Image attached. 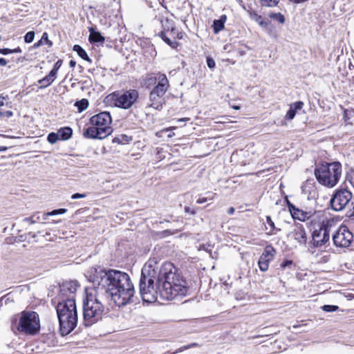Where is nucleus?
Instances as JSON below:
<instances>
[{"label":"nucleus","mask_w":354,"mask_h":354,"mask_svg":"<svg viewBox=\"0 0 354 354\" xmlns=\"http://www.w3.org/2000/svg\"><path fill=\"white\" fill-rule=\"evenodd\" d=\"M73 50L75 51L78 55L84 60H86L90 63L91 62V59L88 56L86 52L80 45H75L73 46Z\"/></svg>","instance_id":"nucleus-21"},{"label":"nucleus","mask_w":354,"mask_h":354,"mask_svg":"<svg viewBox=\"0 0 354 354\" xmlns=\"http://www.w3.org/2000/svg\"><path fill=\"white\" fill-rule=\"evenodd\" d=\"M77 283L69 281L59 286L57 313L62 335L69 334L77 326V313L75 300Z\"/></svg>","instance_id":"nucleus-3"},{"label":"nucleus","mask_w":354,"mask_h":354,"mask_svg":"<svg viewBox=\"0 0 354 354\" xmlns=\"http://www.w3.org/2000/svg\"><path fill=\"white\" fill-rule=\"evenodd\" d=\"M207 64L208 67L211 69L214 68L216 66L214 60L210 57H207Z\"/></svg>","instance_id":"nucleus-38"},{"label":"nucleus","mask_w":354,"mask_h":354,"mask_svg":"<svg viewBox=\"0 0 354 354\" xmlns=\"http://www.w3.org/2000/svg\"><path fill=\"white\" fill-rule=\"evenodd\" d=\"M234 108L235 109H239V106H234Z\"/></svg>","instance_id":"nucleus-60"},{"label":"nucleus","mask_w":354,"mask_h":354,"mask_svg":"<svg viewBox=\"0 0 354 354\" xmlns=\"http://www.w3.org/2000/svg\"><path fill=\"white\" fill-rule=\"evenodd\" d=\"M318 218L322 222L319 230L313 231L312 237L314 246L320 247L326 244L330 239V227L333 223V220L327 219L323 213H319Z\"/></svg>","instance_id":"nucleus-9"},{"label":"nucleus","mask_w":354,"mask_h":354,"mask_svg":"<svg viewBox=\"0 0 354 354\" xmlns=\"http://www.w3.org/2000/svg\"><path fill=\"white\" fill-rule=\"evenodd\" d=\"M5 100H6V97L0 95V112L2 111L1 110V108L3 106H5L6 103H5Z\"/></svg>","instance_id":"nucleus-46"},{"label":"nucleus","mask_w":354,"mask_h":354,"mask_svg":"<svg viewBox=\"0 0 354 354\" xmlns=\"http://www.w3.org/2000/svg\"><path fill=\"white\" fill-rule=\"evenodd\" d=\"M35 37V32L33 31L28 32L25 37H24V41L26 43H31Z\"/></svg>","instance_id":"nucleus-31"},{"label":"nucleus","mask_w":354,"mask_h":354,"mask_svg":"<svg viewBox=\"0 0 354 354\" xmlns=\"http://www.w3.org/2000/svg\"><path fill=\"white\" fill-rule=\"evenodd\" d=\"M298 327H300V326H297V325H294L293 326V328H298Z\"/></svg>","instance_id":"nucleus-58"},{"label":"nucleus","mask_w":354,"mask_h":354,"mask_svg":"<svg viewBox=\"0 0 354 354\" xmlns=\"http://www.w3.org/2000/svg\"><path fill=\"white\" fill-rule=\"evenodd\" d=\"M115 106L129 109L131 108L139 99V92L136 89L115 91L109 95Z\"/></svg>","instance_id":"nucleus-7"},{"label":"nucleus","mask_w":354,"mask_h":354,"mask_svg":"<svg viewBox=\"0 0 354 354\" xmlns=\"http://www.w3.org/2000/svg\"><path fill=\"white\" fill-rule=\"evenodd\" d=\"M353 234L345 225H341L333 236L334 244L338 247H348L353 240Z\"/></svg>","instance_id":"nucleus-12"},{"label":"nucleus","mask_w":354,"mask_h":354,"mask_svg":"<svg viewBox=\"0 0 354 354\" xmlns=\"http://www.w3.org/2000/svg\"><path fill=\"white\" fill-rule=\"evenodd\" d=\"M183 32H178L176 30V29H175V33L173 34V35H171L169 36L170 39L172 40V41H176V39H183Z\"/></svg>","instance_id":"nucleus-33"},{"label":"nucleus","mask_w":354,"mask_h":354,"mask_svg":"<svg viewBox=\"0 0 354 354\" xmlns=\"http://www.w3.org/2000/svg\"><path fill=\"white\" fill-rule=\"evenodd\" d=\"M169 88V81L165 74L158 75V83L149 94V106L160 110L165 102L164 95Z\"/></svg>","instance_id":"nucleus-8"},{"label":"nucleus","mask_w":354,"mask_h":354,"mask_svg":"<svg viewBox=\"0 0 354 354\" xmlns=\"http://www.w3.org/2000/svg\"><path fill=\"white\" fill-rule=\"evenodd\" d=\"M59 138L62 140H68L73 133V131L71 128L66 127L61 128L58 131Z\"/></svg>","instance_id":"nucleus-20"},{"label":"nucleus","mask_w":354,"mask_h":354,"mask_svg":"<svg viewBox=\"0 0 354 354\" xmlns=\"http://www.w3.org/2000/svg\"><path fill=\"white\" fill-rule=\"evenodd\" d=\"M214 30L215 33L218 32L224 28V24L222 21L214 20L213 23Z\"/></svg>","instance_id":"nucleus-27"},{"label":"nucleus","mask_w":354,"mask_h":354,"mask_svg":"<svg viewBox=\"0 0 354 354\" xmlns=\"http://www.w3.org/2000/svg\"><path fill=\"white\" fill-rule=\"evenodd\" d=\"M39 220H40V217H39V216H37V220H36V221H39Z\"/></svg>","instance_id":"nucleus-59"},{"label":"nucleus","mask_w":354,"mask_h":354,"mask_svg":"<svg viewBox=\"0 0 354 354\" xmlns=\"http://www.w3.org/2000/svg\"><path fill=\"white\" fill-rule=\"evenodd\" d=\"M24 221L27 222L30 224H33L37 222V221L34 219V216L25 218L24 219Z\"/></svg>","instance_id":"nucleus-44"},{"label":"nucleus","mask_w":354,"mask_h":354,"mask_svg":"<svg viewBox=\"0 0 354 354\" xmlns=\"http://www.w3.org/2000/svg\"><path fill=\"white\" fill-rule=\"evenodd\" d=\"M234 211H235L234 208V207H230V208L228 209V210H227V213H228L229 214H234Z\"/></svg>","instance_id":"nucleus-51"},{"label":"nucleus","mask_w":354,"mask_h":354,"mask_svg":"<svg viewBox=\"0 0 354 354\" xmlns=\"http://www.w3.org/2000/svg\"><path fill=\"white\" fill-rule=\"evenodd\" d=\"M276 255V250L270 245H266L258 261V266L261 271L266 272L268 270L269 264Z\"/></svg>","instance_id":"nucleus-13"},{"label":"nucleus","mask_w":354,"mask_h":354,"mask_svg":"<svg viewBox=\"0 0 354 354\" xmlns=\"http://www.w3.org/2000/svg\"><path fill=\"white\" fill-rule=\"evenodd\" d=\"M287 205L292 217L294 219H297L300 221H306L311 217L318 218V215L320 213L319 212L316 214L312 213V212L304 211L298 207H296L289 201H287Z\"/></svg>","instance_id":"nucleus-14"},{"label":"nucleus","mask_w":354,"mask_h":354,"mask_svg":"<svg viewBox=\"0 0 354 354\" xmlns=\"http://www.w3.org/2000/svg\"><path fill=\"white\" fill-rule=\"evenodd\" d=\"M293 262L292 260H286L281 264V266L283 268H290L292 265Z\"/></svg>","instance_id":"nucleus-40"},{"label":"nucleus","mask_w":354,"mask_h":354,"mask_svg":"<svg viewBox=\"0 0 354 354\" xmlns=\"http://www.w3.org/2000/svg\"><path fill=\"white\" fill-rule=\"evenodd\" d=\"M208 200H213V196L212 197H200L197 199L196 203L198 204H202L205 203Z\"/></svg>","instance_id":"nucleus-39"},{"label":"nucleus","mask_w":354,"mask_h":354,"mask_svg":"<svg viewBox=\"0 0 354 354\" xmlns=\"http://www.w3.org/2000/svg\"><path fill=\"white\" fill-rule=\"evenodd\" d=\"M162 30L158 33V36L172 48L178 46V42L172 41L169 36L175 33L174 21L168 18H162L160 19Z\"/></svg>","instance_id":"nucleus-11"},{"label":"nucleus","mask_w":354,"mask_h":354,"mask_svg":"<svg viewBox=\"0 0 354 354\" xmlns=\"http://www.w3.org/2000/svg\"><path fill=\"white\" fill-rule=\"evenodd\" d=\"M189 120V118H183L178 120V122H185Z\"/></svg>","instance_id":"nucleus-55"},{"label":"nucleus","mask_w":354,"mask_h":354,"mask_svg":"<svg viewBox=\"0 0 354 354\" xmlns=\"http://www.w3.org/2000/svg\"><path fill=\"white\" fill-rule=\"evenodd\" d=\"M111 122V116L107 111L94 115L90 118L92 127L85 130L84 136L92 139H104L112 133Z\"/></svg>","instance_id":"nucleus-4"},{"label":"nucleus","mask_w":354,"mask_h":354,"mask_svg":"<svg viewBox=\"0 0 354 354\" xmlns=\"http://www.w3.org/2000/svg\"><path fill=\"white\" fill-rule=\"evenodd\" d=\"M269 17L272 19H276L281 24H284V22H285V17L280 12H278V13L271 12L269 14Z\"/></svg>","instance_id":"nucleus-24"},{"label":"nucleus","mask_w":354,"mask_h":354,"mask_svg":"<svg viewBox=\"0 0 354 354\" xmlns=\"http://www.w3.org/2000/svg\"><path fill=\"white\" fill-rule=\"evenodd\" d=\"M88 280L100 286L97 290L87 292L83 301V316L85 326H88L102 319L104 313V290L108 297L118 306L133 302L135 295L133 284L129 275L120 270H105L93 268L87 273Z\"/></svg>","instance_id":"nucleus-1"},{"label":"nucleus","mask_w":354,"mask_h":354,"mask_svg":"<svg viewBox=\"0 0 354 354\" xmlns=\"http://www.w3.org/2000/svg\"><path fill=\"white\" fill-rule=\"evenodd\" d=\"M7 64V61L4 58H0V66H6Z\"/></svg>","instance_id":"nucleus-48"},{"label":"nucleus","mask_w":354,"mask_h":354,"mask_svg":"<svg viewBox=\"0 0 354 354\" xmlns=\"http://www.w3.org/2000/svg\"><path fill=\"white\" fill-rule=\"evenodd\" d=\"M304 106V103L301 101L296 102L290 104L291 108L297 113L298 110H301Z\"/></svg>","instance_id":"nucleus-34"},{"label":"nucleus","mask_w":354,"mask_h":354,"mask_svg":"<svg viewBox=\"0 0 354 354\" xmlns=\"http://www.w3.org/2000/svg\"><path fill=\"white\" fill-rule=\"evenodd\" d=\"M43 43L48 44L49 46H51L53 45L52 41L48 39V35L46 32L43 33L42 37L37 45H41Z\"/></svg>","instance_id":"nucleus-28"},{"label":"nucleus","mask_w":354,"mask_h":354,"mask_svg":"<svg viewBox=\"0 0 354 354\" xmlns=\"http://www.w3.org/2000/svg\"><path fill=\"white\" fill-rule=\"evenodd\" d=\"M113 142H117V143H122L123 140H121L120 138H115L113 140Z\"/></svg>","instance_id":"nucleus-50"},{"label":"nucleus","mask_w":354,"mask_h":354,"mask_svg":"<svg viewBox=\"0 0 354 354\" xmlns=\"http://www.w3.org/2000/svg\"><path fill=\"white\" fill-rule=\"evenodd\" d=\"M301 193L306 195L308 199L317 196L316 183L313 179H308L301 185Z\"/></svg>","instance_id":"nucleus-16"},{"label":"nucleus","mask_w":354,"mask_h":354,"mask_svg":"<svg viewBox=\"0 0 354 354\" xmlns=\"http://www.w3.org/2000/svg\"><path fill=\"white\" fill-rule=\"evenodd\" d=\"M89 38L88 40L91 43H97V42H104L105 39L102 35L95 30L93 28H89Z\"/></svg>","instance_id":"nucleus-18"},{"label":"nucleus","mask_w":354,"mask_h":354,"mask_svg":"<svg viewBox=\"0 0 354 354\" xmlns=\"http://www.w3.org/2000/svg\"><path fill=\"white\" fill-rule=\"evenodd\" d=\"M75 106L77 108L79 112H82L88 106V101L86 99H82L75 102Z\"/></svg>","instance_id":"nucleus-22"},{"label":"nucleus","mask_w":354,"mask_h":354,"mask_svg":"<svg viewBox=\"0 0 354 354\" xmlns=\"http://www.w3.org/2000/svg\"><path fill=\"white\" fill-rule=\"evenodd\" d=\"M351 211L352 212L351 213V215H353L354 214V198H353V201L351 203Z\"/></svg>","instance_id":"nucleus-49"},{"label":"nucleus","mask_w":354,"mask_h":354,"mask_svg":"<svg viewBox=\"0 0 354 354\" xmlns=\"http://www.w3.org/2000/svg\"><path fill=\"white\" fill-rule=\"evenodd\" d=\"M10 53H11V49H9V48L0 49V54L8 55Z\"/></svg>","instance_id":"nucleus-45"},{"label":"nucleus","mask_w":354,"mask_h":354,"mask_svg":"<svg viewBox=\"0 0 354 354\" xmlns=\"http://www.w3.org/2000/svg\"><path fill=\"white\" fill-rule=\"evenodd\" d=\"M57 76L53 73L50 72L48 75L39 80L38 83L40 84L41 88H44L50 86L55 80Z\"/></svg>","instance_id":"nucleus-17"},{"label":"nucleus","mask_w":354,"mask_h":354,"mask_svg":"<svg viewBox=\"0 0 354 354\" xmlns=\"http://www.w3.org/2000/svg\"><path fill=\"white\" fill-rule=\"evenodd\" d=\"M289 236L300 245H305L307 242V235L304 227L301 224L294 226Z\"/></svg>","instance_id":"nucleus-15"},{"label":"nucleus","mask_w":354,"mask_h":354,"mask_svg":"<svg viewBox=\"0 0 354 354\" xmlns=\"http://www.w3.org/2000/svg\"><path fill=\"white\" fill-rule=\"evenodd\" d=\"M353 201V194L348 189H337L333 194L330 201L331 208L336 212H340L349 208L351 210V203Z\"/></svg>","instance_id":"nucleus-10"},{"label":"nucleus","mask_w":354,"mask_h":354,"mask_svg":"<svg viewBox=\"0 0 354 354\" xmlns=\"http://www.w3.org/2000/svg\"><path fill=\"white\" fill-rule=\"evenodd\" d=\"M218 21H222L223 22V24H225V21H226V16L225 15H222L221 17V18L219 19H218Z\"/></svg>","instance_id":"nucleus-53"},{"label":"nucleus","mask_w":354,"mask_h":354,"mask_svg":"<svg viewBox=\"0 0 354 354\" xmlns=\"http://www.w3.org/2000/svg\"><path fill=\"white\" fill-rule=\"evenodd\" d=\"M168 130H169V129H165L162 130V131H168Z\"/></svg>","instance_id":"nucleus-61"},{"label":"nucleus","mask_w":354,"mask_h":354,"mask_svg":"<svg viewBox=\"0 0 354 354\" xmlns=\"http://www.w3.org/2000/svg\"><path fill=\"white\" fill-rule=\"evenodd\" d=\"M75 64H76V62L74 60H71L70 62H69V66L71 68L75 67Z\"/></svg>","instance_id":"nucleus-54"},{"label":"nucleus","mask_w":354,"mask_h":354,"mask_svg":"<svg viewBox=\"0 0 354 354\" xmlns=\"http://www.w3.org/2000/svg\"><path fill=\"white\" fill-rule=\"evenodd\" d=\"M185 212L190 213L192 215H194L196 214L195 211L192 210L191 208L189 207H185Z\"/></svg>","instance_id":"nucleus-47"},{"label":"nucleus","mask_w":354,"mask_h":354,"mask_svg":"<svg viewBox=\"0 0 354 354\" xmlns=\"http://www.w3.org/2000/svg\"><path fill=\"white\" fill-rule=\"evenodd\" d=\"M322 308L324 311L329 313L336 311L338 309V306L335 305H324Z\"/></svg>","instance_id":"nucleus-32"},{"label":"nucleus","mask_w":354,"mask_h":354,"mask_svg":"<svg viewBox=\"0 0 354 354\" xmlns=\"http://www.w3.org/2000/svg\"><path fill=\"white\" fill-rule=\"evenodd\" d=\"M295 114H296V112L290 106V109L288 111V112L286 115V118L287 120H292L295 118Z\"/></svg>","instance_id":"nucleus-36"},{"label":"nucleus","mask_w":354,"mask_h":354,"mask_svg":"<svg viewBox=\"0 0 354 354\" xmlns=\"http://www.w3.org/2000/svg\"><path fill=\"white\" fill-rule=\"evenodd\" d=\"M262 6L266 7H274L276 6L279 0H259Z\"/></svg>","instance_id":"nucleus-25"},{"label":"nucleus","mask_w":354,"mask_h":354,"mask_svg":"<svg viewBox=\"0 0 354 354\" xmlns=\"http://www.w3.org/2000/svg\"><path fill=\"white\" fill-rule=\"evenodd\" d=\"M11 328L15 333L20 332L28 335H35L40 329L38 314L34 311L21 312L19 321H12Z\"/></svg>","instance_id":"nucleus-6"},{"label":"nucleus","mask_w":354,"mask_h":354,"mask_svg":"<svg viewBox=\"0 0 354 354\" xmlns=\"http://www.w3.org/2000/svg\"><path fill=\"white\" fill-rule=\"evenodd\" d=\"M174 133H169V134L168 135V137L171 138V137H173V136H174Z\"/></svg>","instance_id":"nucleus-57"},{"label":"nucleus","mask_w":354,"mask_h":354,"mask_svg":"<svg viewBox=\"0 0 354 354\" xmlns=\"http://www.w3.org/2000/svg\"><path fill=\"white\" fill-rule=\"evenodd\" d=\"M269 24H270V21H266V20H264V19H262L260 21H259V23H258V24H259L261 27H262V28H268V26Z\"/></svg>","instance_id":"nucleus-41"},{"label":"nucleus","mask_w":354,"mask_h":354,"mask_svg":"<svg viewBox=\"0 0 354 354\" xmlns=\"http://www.w3.org/2000/svg\"><path fill=\"white\" fill-rule=\"evenodd\" d=\"M21 52V49L20 48H15V49H11V53H20Z\"/></svg>","instance_id":"nucleus-52"},{"label":"nucleus","mask_w":354,"mask_h":354,"mask_svg":"<svg viewBox=\"0 0 354 354\" xmlns=\"http://www.w3.org/2000/svg\"><path fill=\"white\" fill-rule=\"evenodd\" d=\"M62 60L58 59L55 64H54L53 68L50 71L51 73H53L56 76L57 75L58 70L60 68V67L62 65Z\"/></svg>","instance_id":"nucleus-29"},{"label":"nucleus","mask_w":354,"mask_h":354,"mask_svg":"<svg viewBox=\"0 0 354 354\" xmlns=\"http://www.w3.org/2000/svg\"><path fill=\"white\" fill-rule=\"evenodd\" d=\"M250 18L255 21L257 23H259L263 18L261 15H258L255 12H250Z\"/></svg>","instance_id":"nucleus-35"},{"label":"nucleus","mask_w":354,"mask_h":354,"mask_svg":"<svg viewBox=\"0 0 354 354\" xmlns=\"http://www.w3.org/2000/svg\"><path fill=\"white\" fill-rule=\"evenodd\" d=\"M139 287L142 301L147 303L155 302L158 296L173 300L188 292L187 282L178 269L170 262L160 263L157 257L150 258L144 265Z\"/></svg>","instance_id":"nucleus-2"},{"label":"nucleus","mask_w":354,"mask_h":354,"mask_svg":"<svg viewBox=\"0 0 354 354\" xmlns=\"http://www.w3.org/2000/svg\"><path fill=\"white\" fill-rule=\"evenodd\" d=\"M206 195H207L206 197H212L213 196V198H214L216 194H212L210 192H207V193H206Z\"/></svg>","instance_id":"nucleus-56"},{"label":"nucleus","mask_w":354,"mask_h":354,"mask_svg":"<svg viewBox=\"0 0 354 354\" xmlns=\"http://www.w3.org/2000/svg\"><path fill=\"white\" fill-rule=\"evenodd\" d=\"M198 346V344L197 343H192V344H188V345H186V346L179 348L176 352H174L173 354L177 353L178 352H183L185 350H187L191 348L196 347Z\"/></svg>","instance_id":"nucleus-30"},{"label":"nucleus","mask_w":354,"mask_h":354,"mask_svg":"<svg viewBox=\"0 0 354 354\" xmlns=\"http://www.w3.org/2000/svg\"><path fill=\"white\" fill-rule=\"evenodd\" d=\"M266 223L268 225V227H266V230H269L268 232V234L269 235H274L277 233V232L280 231V229L276 227L274 223L272 220L271 217L270 216H266Z\"/></svg>","instance_id":"nucleus-19"},{"label":"nucleus","mask_w":354,"mask_h":354,"mask_svg":"<svg viewBox=\"0 0 354 354\" xmlns=\"http://www.w3.org/2000/svg\"><path fill=\"white\" fill-rule=\"evenodd\" d=\"M342 173V165L339 162L319 164L315 170V175L318 182L328 187L335 186Z\"/></svg>","instance_id":"nucleus-5"},{"label":"nucleus","mask_w":354,"mask_h":354,"mask_svg":"<svg viewBox=\"0 0 354 354\" xmlns=\"http://www.w3.org/2000/svg\"><path fill=\"white\" fill-rule=\"evenodd\" d=\"M12 115H13V113L11 111H1L0 112L1 118H8L12 116Z\"/></svg>","instance_id":"nucleus-37"},{"label":"nucleus","mask_w":354,"mask_h":354,"mask_svg":"<svg viewBox=\"0 0 354 354\" xmlns=\"http://www.w3.org/2000/svg\"><path fill=\"white\" fill-rule=\"evenodd\" d=\"M67 211L66 209H55L52 212H47V213H45L43 214L42 216V219L43 220H46L48 218V217L49 216H55V215H57V214H64L66 213Z\"/></svg>","instance_id":"nucleus-23"},{"label":"nucleus","mask_w":354,"mask_h":354,"mask_svg":"<svg viewBox=\"0 0 354 354\" xmlns=\"http://www.w3.org/2000/svg\"><path fill=\"white\" fill-rule=\"evenodd\" d=\"M47 140L49 143L50 144H55L57 140H61L59 136L58 132L57 133H50L48 135Z\"/></svg>","instance_id":"nucleus-26"},{"label":"nucleus","mask_w":354,"mask_h":354,"mask_svg":"<svg viewBox=\"0 0 354 354\" xmlns=\"http://www.w3.org/2000/svg\"><path fill=\"white\" fill-rule=\"evenodd\" d=\"M348 182L354 187V172H351L348 176Z\"/></svg>","instance_id":"nucleus-43"},{"label":"nucleus","mask_w":354,"mask_h":354,"mask_svg":"<svg viewBox=\"0 0 354 354\" xmlns=\"http://www.w3.org/2000/svg\"><path fill=\"white\" fill-rule=\"evenodd\" d=\"M86 197V194H79V193H76V194H74L71 196V198L72 199H78V198H85Z\"/></svg>","instance_id":"nucleus-42"}]
</instances>
